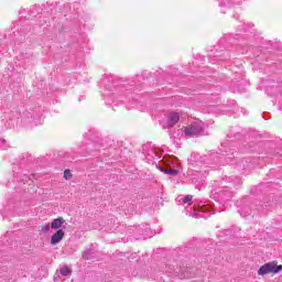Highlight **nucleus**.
<instances>
[{
	"label": "nucleus",
	"mask_w": 282,
	"mask_h": 282,
	"mask_svg": "<svg viewBox=\"0 0 282 282\" xmlns=\"http://www.w3.org/2000/svg\"><path fill=\"white\" fill-rule=\"evenodd\" d=\"M282 271V264H279L278 261H271L264 263L258 270L259 276H265V274H279Z\"/></svg>",
	"instance_id": "obj_1"
},
{
	"label": "nucleus",
	"mask_w": 282,
	"mask_h": 282,
	"mask_svg": "<svg viewBox=\"0 0 282 282\" xmlns=\"http://www.w3.org/2000/svg\"><path fill=\"white\" fill-rule=\"evenodd\" d=\"M64 238H65V230L58 229L51 237V245L56 246L57 243H61V241H63Z\"/></svg>",
	"instance_id": "obj_2"
},
{
	"label": "nucleus",
	"mask_w": 282,
	"mask_h": 282,
	"mask_svg": "<svg viewBox=\"0 0 282 282\" xmlns=\"http://www.w3.org/2000/svg\"><path fill=\"white\" fill-rule=\"evenodd\" d=\"M185 135H197V133H202V128L197 124H191L184 128Z\"/></svg>",
	"instance_id": "obj_3"
},
{
	"label": "nucleus",
	"mask_w": 282,
	"mask_h": 282,
	"mask_svg": "<svg viewBox=\"0 0 282 282\" xmlns=\"http://www.w3.org/2000/svg\"><path fill=\"white\" fill-rule=\"evenodd\" d=\"M180 122V113L177 112H170L167 116V124L169 127H175Z\"/></svg>",
	"instance_id": "obj_4"
},
{
	"label": "nucleus",
	"mask_w": 282,
	"mask_h": 282,
	"mask_svg": "<svg viewBox=\"0 0 282 282\" xmlns=\"http://www.w3.org/2000/svg\"><path fill=\"white\" fill-rule=\"evenodd\" d=\"M64 224H65V218L57 217V218L53 219V221L51 223V228L53 230H61V228H63Z\"/></svg>",
	"instance_id": "obj_5"
},
{
	"label": "nucleus",
	"mask_w": 282,
	"mask_h": 282,
	"mask_svg": "<svg viewBox=\"0 0 282 282\" xmlns=\"http://www.w3.org/2000/svg\"><path fill=\"white\" fill-rule=\"evenodd\" d=\"M61 274L63 276H69V274H72V269H69V267H64L61 269Z\"/></svg>",
	"instance_id": "obj_6"
},
{
	"label": "nucleus",
	"mask_w": 282,
	"mask_h": 282,
	"mask_svg": "<svg viewBox=\"0 0 282 282\" xmlns=\"http://www.w3.org/2000/svg\"><path fill=\"white\" fill-rule=\"evenodd\" d=\"M162 173H166L167 175H177L180 171L177 170H169V169H161Z\"/></svg>",
	"instance_id": "obj_7"
},
{
	"label": "nucleus",
	"mask_w": 282,
	"mask_h": 282,
	"mask_svg": "<svg viewBox=\"0 0 282 282\" xmlns=\"http://www.w3.org/2000/svg\"><path fill=\"white\" fill-rule=\"evenodd\" d=\"M64 178L65 180H72V171L65 170L64 171Z\"/></svg>",
	"instance_id": "obj_8"
},
{
	"label": "nucleus",
	"mask_w": 282,
	"mask_h": 282,
	"mask_svg": "<svg viewBox=\"0 0 282 282\" xmlns=\"http://www.w3.org/2000/svg\"><path fill=\"white\" fill-rule=\"evenodd\" d=\"M189 202H193V195H186L183 199V204H188Z\"/></svg>",
	"instance_id": "obj_9"
},
{
	"label": "nucleus",
	"mask_w": 282,
	"mask_h": 282,
	"mask_svg": "<svg viewBox=\"0 0 282 282\" xmlns=\"http://www.w3.org/2000/svg\"><path fill=\"white\" fill-rule=\"evenodd\" d=\"M42 230H43L44 232H47V230H50V225H45L44 227H42Z\"/></svg>",
	"instance_id": "obj_10"
}]
</instances>
